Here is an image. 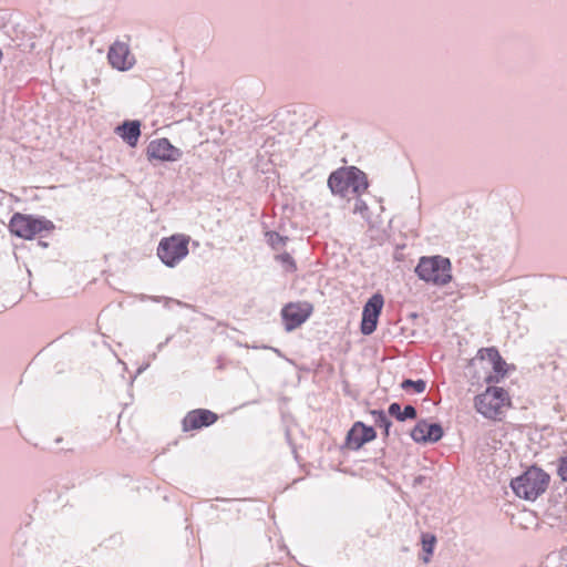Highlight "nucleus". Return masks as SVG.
Here are the masks:
<instances>
[{
	"mask_svg": "<svg viewBox=\"0 0 567 567\" xmlns=\"http://www.w3.org/2000/svg\"><path fill=\"white\" fill-rule=\"evenodd\" d=\"M508 364L495 347L482 348L468 361L467 375L474 381L498 383L508 372Z\"/></svg>",
	"mask_w": 567,
	"mask_h": 567,
	"instance_id": "1",
	"label": "nucleus"
},
{
	"mask_svg": "<svg viewBox=\"0 0 567 567\" xmlns=\"http://www.w3.org/2000/svg\"><path fill=\"white\" fill-rule=\"evenodd\" d=\"M365 174L355 166L340 167L332 172L328 178V187L334 195L347 196L352 194L361 196L368 189Z\"/></svg>",
	"mask_w": 567,
	"mask_h": 567,
	"instance_id": "2",
	"label": "nucleus"
},
{
	"mask_svg": "<svg viewBox=\"0 0 567 567\" xmlns=\"http://www.w3.org/2000/svg\"><path fill=\"white\" fill-rule=\"evenodd\" d=\"M549 475L542 468L532 466L524 474L512 481L514 493L524 499L535 501L549 484Z\"/></svg>",
	"mask_w": 567,
	"mask_h": 567,
	"instance_id": "3",
	"label": "nucleus"
},
{
	"mask_svg": "<svg viewBox=\"0 0 567 567\" xmlns=\"http://www.w3.org/2000/svg\"><path fill=\"white\" fill-rule=\"evenodd\" d=\"M415 274L427 284L445 286L452 280L451 261L442 256L421 257Z\"/></svg>",
	"mask_w": 567,
	"mask_h": 567,
	"instance_id": "4",
	"label": "nucleus"
},
{
	"mask_svg": "<svg viewBox=\"0 0 567 567\" xmlns=\"http://www.w3.org/2000/svg\"><path fill=\"white\" fill-rule=\"evenodd\" d=\"M511 398L506 390L489 386L485 392L475 396L474 405L478 413L485 417L497 420L511 406Z\"/></svg>",
	"mask_w": 567,
	"mask_h": 567,
	"instance_id": "5",
	"label": "nucleus"
},
{
	"mask_svg": "<svg viewBox=\"0 0 567 567\" xmlns=\"http://www.w3.org/2000/svg\"><path fill=\"white\" fill-rule=\"evenodd\" d=\"M53 228L54 225L51 220L22 213H14L9 221L10 233L25 240H31L44 231H51Z\"/></svg>",
	"mask_w": 567,
	"mask_h": 567,
	"instance_id": "6",
	"label": "nucleus"
},
{
	"mask_svg": "<svg viewBox=\"0 0 567 567\" xmlns=\"http://www.w3.org/2000/svg\"><path fill=\"white\" fill-rule=\"evenodd\" d=\"M189 237L183 234L163 238L157 247L158 258L168 267H175L188 255Z\"/></svg>",
	"mask_w": 567,
	"mask_h": 567,
	"instance_id": "7",
	"label": "nucleus"
},
{
	"mask_svg": "<svg viewBox=\"0 0 567 567\" xmlns=\"http://www.w3.org/2000/svg\"><path fill=\"white\" fill-rule=\"evenodd\" d=\"M309 302H290L281 310V317L287 331L300 327L312 313Z\"/></svg>",
	"mask_w": 567,
	"mask_h": 567,
	"instance_id": "8",
	"label": "nucleus"
},
{
	"mask_svg": "<svg viewBox=\"0 0 567 567\" xmlns=\"http://www.w3.org/2000/svg\"><path fill=\"white\" fill-rule=\"evenodd\" d=\"M384 305V298L381 293H374L364 305L362 311L361 332L371 334L375 329L379 316Z\"/></svg>",
	"mask_w": 567,
	"mask_h": 567,
	"instance_id": "9",
	"label": "nucleus"
},
{
	"mask_svg": "<svg viewBox=\"0 0 567 567\" xmlns=\"http://www.w3.org/2000/svg\"><path fill=\"white\" fill-rule=\"evenodd\" d=\"M107 59L110 64L118 71L130 70L135 63L128 44L121 41H116L110 47Z\"/></svg>",
	"mask_w": 567,
	"mask_h": 567,
	"instance_id": "10",
	"label": "nucleus"
},
{
	"mask_svg": "<svg viewBox=\"0 0 567 567\" xmlns=\"http://www.w3.org/2000/svg\"><path fill=\"white\" fill-rule=\"evenodd\" d=\"M377 433L372 426H367L364 423L358 421L349 430L346 437V445L350 450H359L365 443L375 439Z\"/></svg>",
	"mask_w": 567,
	"mask_h": 567,
	"instance_id": "11",
	"label": "nucleus"
},
{
	"mask_svg": "<svg viewBox=\"0 0 567 567\" xmlns=\"http://www.w3.org/2000/svg\"><path fill=\"white\" fill-rule=\"evenodd\" d=\"M218 415L210 410L196 409L189 411L183 419V431L189 432L214 424Z\"/></svg>",
	"mask_w": 567,
	"mask_h": 567,
	"instance_id": "12",
	"label": "nucleus"
},
{
	"mask_svg": "<svg viewBox=\"0 0 567 567\" xmlns=\"http://www.w3.org/2000/svg\"><path fill=\"white\" fill-rule=\"evenodd\" d=\"M147 156L158 161L175 162L182 156V152L173 146L167 138L154 140L147 146Z\"/></svg>",
	"mask_w": 567,
	"mask_h": 567,
	"instance_id": "13",
	"label": "nucleus"
},
{
	"mask_svg": "<svg viewBox=\"0 0 567 567\" xmlns=\"http://www.w3.org/2000/svg\"><path fill=\"white\" fill-rule=\"evenodd\" d=\"M443 435V429L440 424L420 421L411 431L412 439L417 443H434Z\"/></svg>",
	"mask_w": 567,
	"mask_h": 567,
	"instance_id": "14",
	"label": "nucleus"
},
{
	"mask_svg": "<svg viewBox=\"0 0 567 567\" xmlns=\"http://www.w3.org/2000/svg\"><path fill=\"white\" fill-rule=\"evenodd\" d=\"M115 133L130 146H136L141 136V123L138 121H126L115 128Z\"/></svg>",
	"mask_w": 567,
	"mask_h": 567,
	"instance_id": "15",
	"label": "nucleus"
},
{
	"mask_svg": "<svg viewBox=\"0 0 567 567\" xmlns=\"http://www.w3.org/2000/svg\"><path fill=\"white\" fill-rule=\"evenodd\" d=\"M389 413L399 421H404L406 419H415L416 416V410L412 405H406L402 411L401 405L399 403L390 404Z\"/></svg>",
	"mask_w": 567,
	"mask_h": 567,
	"instance_id": "16",
	"label": "nucleus"
},
{
	"mask_svg": "<svg viewBox=\"0 0 567 567\" xmlns=\"http://www.w3.org/2000/svg\"><path fill=\"white\" fill-rule=\"evenodd\" d=\"M436 544V537L433 534L424 533L422 535V549L425 553L423 561L427 564Z\"/></svg>",
	"mask_w": 567,
	"mask_h": 567,
	"instance_id": "17",
	"label": "nucleus"
},
{
	"mask_svg": "<svg viewBox=\"0 0 567 567\" xmlns=\"http://www.w3.org/2000/svg\"><path fill=\"white\" fill-rule=\"evenodd\" d=\"M266 238H267L268 245L274 250H280L281 248H284L286 246V244L288 241V237L281 236L280 234H278L276 231H267Z\"/></svg>",
	"mask_w": 567,
	"mask_h": 567,
	"instance_id": "18",
	"label": "nucleus"
},
{
	"mask_svg": "<svg viewBox=\"0 0 567 567\" xmlns=\"http://www.w3.org/2000/svg\"><path fill=\"white\" fill-rule=\"evenodd\" d=\"M401 388L411 393H422L425 391L426 383L423 380H404L401 383Z\"/></svg>",
	"mask_w": 567,
	"mask_h": 567,
	"instance_id": "19",
	"label": "nucleus"
},
{
	"mask_svg": "<svg viewBox=\"0 0 567 567\" xmlns=\"http://www.w3.org/2000/svg\"><path fill=\"white\" fill-rule=\"evenodd\" d=\"M276 260L281 264L284 270L287 272H295L297 270L296 261L288 252L277 255Z\"/></svg>",
	"mask_w": 567,
	"mask_h": 567,
	"instance_id": "20",
	"label": "nucleus"
},
{
	"mask_svg": "<svg viewBox=\"0 0 567 567\" xmlns=\"http://www.w3.org/2000/svg\"><path fill=\"white\" fill-rule=\"evenodd\" d=\"M371 414L374 417V422L379 427L384 429L385 435L389 434V429L391 426L390 420L386 417L383 411H372Z\"/></svg>",
	"mask_w": 567,
	"mask_h": 567,
	"instance_id": "21",
	"label": "nucleus"
},
{
	"mask_svg": "<svg viewBox=\"0 0 567 567\" xmlns=\"http://www.w3.org/2000/svg\"><path fill=\"white\" fill-rule=\"evenodd\" d=\"M558 475L563 481L567 482V453L559 458Z\"/></svg>",
	"mask_w": 567,
	"mask_h": 567,
	"instance_id": "22",
	"label": "nucleus"
}]
</instances>
